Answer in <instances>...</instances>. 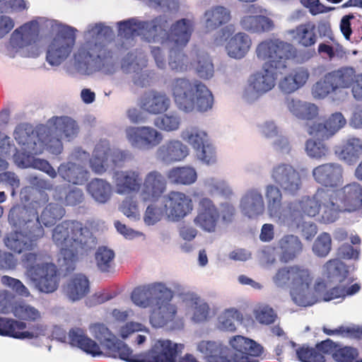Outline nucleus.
<instances>
[{"mask_svg":"<svg viewBox=\"0 0 362 362\" xmlns=\"http://www.w3.org/2000/svg\"><path fill=\"white\" fill-rule=\"evenodd\" d=\"M170 24L165 16H158L150 21L134 18L118 23L119 35L126 39L141 36L148 42H158L163 49L169 51V66L173 70H187V57L182 49L190 40L194 30V22L182 18Z\"/></svg>","mask_w":362,"mask_h":362,"instance_id":"1","label":"nucleus"},{"mask_svg":"<svg viewBox=\"0 0 362 362\" xmlns=\"http://www.w3.org/2000/svg\"><path fill=\"white\" fill-rule=\"evenodd\" d=\"M52 238L59 248L61 266L67 272L74 270L79 255L87 253L95 245L90 230L75 220H66L57 225L52 230Z\"/></svg>","mask_w":362,"mask_h":362,"instance_id":"2","label":"nucleus"},{"mask_svg":"<svg viewBox=\"0 0 362 362\" xmlns=\"http://www.w3.org/2000/svg\"><path fill=\"white\" fill-rule=\"evenodd\" d=\"M90 332L115 358L118 357L127 362H173L175 351L170 341H156L148 350L134 354L132 349L118 339L104 324L93 325Z\"/></svg>","mask_w":362,"mask_h":362,"instance_id":"3","label":"nucleus"},{"mask_svg":"<svg viewBox=\"0 0 362 362\" xmlns=\"http://www.w3.org/2000/svg\"><path fill=\"white\" fill-rule=\"evenodd\" d=\"M13 315L23 321L0 317V335L20 339H32L43 335L45 326L40 322V312L24 303H16L12 308Z\"/></svg>","mask_w":362,"mask_h":362,"instance_id":"4","label":"nucleus"},{"mask_svg":"<svg viewBox=\"0 0 362 362\" xmlns=\"http://www.w3.org/2000/svg\"><path fill=\"white\" fill-rule=\"evenodd\" d=\"M174 101L180 110L191 112L194 110L206 112L214 105V96L206 85L199 81L176 78L172 85Z\"/></svg>","mask_w":362,"mask_h":362,"instance_id":"5","label":"nucleus"},{"mask_svg":"<svg viewBox=\"0 0 362 362\" xmlns=\"http://www.w3.org/2000/svg\"><path fill=\"white\" fill-rule=\"evenodd\" d=\"M313 279L310 270L300 264L281 267L273 277L276 286L290 288L293 301L299 306L309 305L308 293Z\"/></svg>","mask_w":362,"mask_h":362,"instance_id":"6","label":"nucleus"},{"mask_svg":"<svg viewBox=\"0 0 362 362\" xmlns=\"http://www.w3.org/2000/svg\"><path fill=\"white\" fill-rule=\"evenodd\" d=\"M89 33L93 34L95 40L87 41L78 52L87 68L90 66L94 70H101L108 66L112 67V53L100 40L102 37L107 38L111 35L110 28L98 23L93 26Z\"/></svg>","mask_w":362,"mask_h":362,"instance_id":"7","label":"nucleus"},{"mask_svg":"<svg viewBox=\"0 0 362 362\" xmlns=\"http://www.w3.org/2000/svg\"><path fill=\"white\" fill-rule=\"evenodd\" d=\"M296 52L292 44L276 37L261 41L255 49L257 59L264 62L263 66L276 70L286 68L287 61L295 58Z\"/></svg>","mask_w":362,"mask_h":362,"instance_id":"8","label":"nucleus"},{"mask_svg":"<svg viewBox=\"0 0 362 362\" xmlns=\"http://www.w3.org/2000/svg\"><path fill=\"white\" fill-rule=\"evenodd\" d=\"M326 276L330 282H337L338 285L322 294L325 301H330L336 298H345L346 296L357 293L361 285L355 283L351 286L352 281L348 278L349 270L344 263L337 259H330L324 265Z\"/></svg>","mask_w":362,"mask_h":362,"instance_id":"9","label":"nucleus"},{"mask_svg":"<svg viewBox=\"0 0 362 362\" xmlns=\"http://www.w3.org/2000/svg\"><path fill=\"white\" fill-rule=\"evenodd\" d=\"M28 264L27 275L41 292L49 293L59 286V277L56 266L52 263H40L37 254L28 252L24 256Z\"/></svg>","mask_w":362,"mask_h":362,"instance_id":"10","label":"nucleus"},{"mask_svg":"<svg viewBox=\"0 0 362 362\" xmlns=\"http://www.w3.org/2000/svg\"><path fill=\"white\" fill-rule=\"evenodd\" d=\"M14 139L21 151L16 150L13 154L15 163L21 168L31 166L34 156L42 153V143L34 134V127L29 124H20L14 131Z\"/></svg>","mask_w":362,"mask_h":362,"instance_id":"11","label":"nucleus"},{"mask_svg":"<svg viewBox=\"0 0 362 362\" xmlns=\"http://www.w3.org/2000/svg\"><path fill=\"white\" fill-rule=\"evenodd\" d=\"M76 29L70 26L62 28L49 43L46 60L52 66L62 64L70 54L76 41Z\"/></svg>","mask_w":362,"mask_h":362,"instance_id":"12","label":"nucleus"},{"mask_svg":"<svg viewBox=\"0 0 362 362\" xmlns=\"http://www.w3.org/2000/svg\"><path fill=\"white\" fill-rule=\"evenodd\" d=\"M39 33L37 21H29L13 32L10 45L13 49H25L24 55L26 57H37L40 53V47L36 44Z\"/></svg>","mask_w":362,"mask_h":362,"instance_id":"13","label":"nucleus"},{"mask_svg":"<svg viewBox=\"0 0 362 362\" xmlns=\"http://www.w3.org/2000/svg\"><path fill=\"white\" fill-rule=\"evenodd\" d=\"M130 157L131 154L127 151L118 149L112 151L108 141H100L95 145L89 162L91 169L95 173H102L110 165V163L114 166H120Z\"/></svg>","mask_w":362,"mask_h":362,"instance_id":"14","label":"nucleus"},{"mask_svg":"<svg viewBox=\"0 0 362 362\" xmlns=\"http://www.w3.org/2000/svg\"><path fill=\"white\" fill-rule=\"evenodd\" d=\"M229 344L233 354H230L228 348L227 358L232 362H258V358L263 353V347L260 344L242 335L231 337Z\"/></svg>","mask_w":362,"mask_h":362,"instance_id":"15","label":"nucleus"},{"mask_svg":"<svg viewBox=\"0 0 362 362\" xmlns=\"http://www.w3.org/2000/svg\"><path fill=\"white\" fill-rule=\"evenodd\" d=\"M329 199V191L318 189L313 196H303L297 202L288 204V209L293 221L302 218L303 215L314 217L317 215L322 203Z\"/></svg>","mask_w":362,"mask_h":362,"instance_id":"16","label":"nucleus"},{"mask_svg":"<svg viewBox=\"0 0 362 362\" xmlns=\"http://www.w3.org/2000/svg\"><path fill=\"white\" fill-rule=\"evenodd\" d=\"M125 134L132 147L143 150L154 148L163 139L162 133L151 126H129L126 128Z\"/></svg>","mask_w":362,"mask_h":362,"instance_id":"17","label":"nucleus"},{"mask_svg":"<svg viewBox=\"0 0 362 362\" xmlns=\"http://www.w3.org/2000/svg\"><path fill=\"white\" fill-rule=\"evenodd\" d=\"M271 177L286 193L292 195L296 194L302 187L300 173L288 163L274 165L271 172Z\"/></svg>","mask_w":362,"mask_h":362,"instance_id":"18","label":"nucleus"},{"mask_svg":"<svg viewBox=\"0 0 362 362\" xmlns=\"http://www.w3.org/2000/svg\"><path fill=\"white\" fill-rule=\"evenodd\" d=\"M44 235L43 227L37 226L32 230L11 232L5 238L4 243L8 249L20 254L23 251L33 250Z\"/></svg>","mask_w":362,"mask_h":362,"instance_id":"19","label":"nucleus"},{"mask_svg":"<svg viewBox=\"0 0 362 362\" xmlns=\"http://www.w3.org/2000/svg\"><path fill=\"white\" fill-rule=\"evenodd\" d=\"M164 211L167 217L178 221L191 213L193 203L191 197L184 192L170 191L164 197Z\"/></svg>","mask_w":362,"mask_h":362,"instance_id":"20","label":"nucleus"},{"mask_svg":"<svg viewBox=\"0 0 362 362\" xmlns=\"http://www.w3.org/2000/svg\"><path fill=\"white\" fill-rule=\"evenodd\" d=\"M173 297L170 289L162 283H154L134 288L132 293V301L137 305L146 308L153 300H170Z\"/></svg>","mask_w":362,"mask_h":362,"instance_id":"21","label":"nucleus"},{"mask_svg":"<svg viewBox=\"0 0 362 362\" xmlns=\"http://www.w3.org/2000/svg\"><path fill=\"white\" fill-rule=\"evenodd\" d=\"M220 218V213L214 202L207 197L199 200L197 214L194 218V224L202 230L213 233L216 230Z\"/></svg>","mask_w":362,"mask_h":362,"instance_id":"22","label":"nucleus"},{"mask_svg":"<svg viewBox=\"0 0 362 362\" xmlns=\"http://www.w3.org/2000/svg\"><path fill=\"white\" fill-rule=\"evenodd\" d=\"M332 194L344 211L352 212L362 209V187L358 183L346 185Z\"/></svg>","mask_w":362,"mask_h":362,"instance_id":"23","label":"nucleus"},{"mask_svg":"<svg viewBox=\"0 0 362 362\" xmlns=\"http://www.w3.org/2000/svg\"><path fill=\"white\" fill-rule=\"evenodd\" d=\"M8 222L13 227L24 231L42 226L38 222L37 212L23 205H16L10 209Z\"/></svg>","mask_w":362,"mask_h":362,"instance_id":"24","label":"nucleus"},{"mask_svg":"<svg viewBox=\"0 0 362 362\" xmlns=\"http://www.w3.org/2000/svg\"><path fill=\"white\" fill-rule=\"evenodd\" d=\"M346 123V119L341 112H335L324 122L313 123L307 125L309 135L319 140L328 139L342 128Z\"/></svg>","mask_w":362,"mask_h":362,"instance_id":"25","label":"nucleus"},{"mask_svg":"<svg viewBox=\"0 0 362 362\" xmlns=\"http://www.w3.org/2000/svg\"><path fill=\"white\" fill-rule=\"evenodd\" d=\"M276 248L279 251L280 262L288 263L294 261L301 255L304 245L298 235L286 234L277 241Z\"/></svg>","mask_w":362,"mask_h":362,"instance_id":"26","label":"nucleus"},{"mask_svg":"<svg viewBox=\"0 0 362 362\" xmlns=\"http://www.w3.org/2000/svg\"><path fill=\"white\" fill-rule=\"evenodd\" d=\"M166 180L158 171L149 172L145 177L143 187L140 194L144 202L157 200L165 191Z\"/></svg>","mask_w":362,"mask_h":362,"instance_id":"27","label":"nucleus"},{"mask_svg":"<svg viewBox=\"0 0 362 362\" xmlns=\"http://www.w3.org/2000/svg\"><path fill=\"white\" fill-rule=\"evenodd\" d=\"M139 106L141 110L151 115H160L170 108V99L164 93L151 90L141 96Z\"/></svg>","mask_w":362,"mask_h":362,"instance_id":"28","label":"nucleus"},{"mask_svg":"<svg viewBox=\"0 0 362 362\" xmlns=\"http://www.w3.org/2000/svg\"><path fill=\"white\" fill-rule=\"evenodd\" d=\"M276 71V69L263 66L262 71L250 76L249 86L257 96L266 93L275 86L277 75Z\"/></svg>","mask_w":362,"mask_h":362,"instance_id":"29","label":"nucleus"},{"mask_svg":"<svg viewBox=\"0 0 362 362\" xmlns=\"http://www.w3.org/2000/svg\"><path fill=\"white\" fill-rule=\"evenodd\" d=\"M158 160L170 164L181 161L188 155V148L180 141L171 139L160 146L156 153Z\"/></svg>","mask_w":362,"mask_h":362,"instance_id":"30","label":"nucleus"},{"mask_svg":"<svg viewBox=\"0 0 362 362\" xmlns=\"http://www.w3.org/2000/svg\"><path fill=\"white\" fill-rule=\"evenodd\" d=\"M114 182L118 194L137 192L141 185L142 178L136 170L117 171L114 174Z\"/></svg>","mask_w":362,"mask_h":362,"instance_id":"31","label":"nucleus"},{"mask_svg":"<svg viewBox=\"0 0 362 362\" xmlns=\"http://www.w3.org/2000/svg\"><path fill=\"white\" fill-rule=\"evenodd\" d=\"M341 165L334 163H326L316 167L313 175L315 180L325 187H336L342 177Z\"/></svg>","mask_w":362,"mask_h":362,"instance_id":"32","label":"nucleus"},{"mask_svg":"<svg viewBox=\"0 0 362 362\" xmlns=\"http://www.w3.org/2000/svg\"><path fill=\"white\" fill-rule=\"evenodd\" d=\"M293 40L305 48L314 47L317 42L316 25L312 21H308L297 25L295 28L288 30Z\"/></svg>","mask_w":362,"mask_h":362,"instance_id":"33","label":"nucleus"},{"mask_svg":"<svg viewBox=\"0 0 362 362\" xmlns=\"http://www.w3.org/2000/svg\"><path fill=\"white\" fill-rule=\"evenodd\" d=\"M69 340L71 346L78 347L93 356L103 354L100 346L94 340L89 338L83 329L71 328L69 332Z\"/></svg>","mask_w":362,"mask_h":362,"instance_id":"34","label":"nucleus"},{"mask_svg":"<svg viewBox=\"0 0 362 362\" xmlns=\"http://www.w3.org/2000/svg\"><path fill=\"white\" fill-rule=\"evenodd\" d=\"M197 350L204 356L206 362H232L227 358L228 347L220 342L201 341Z\"/></svg>","mask_w":362,"mask_h":362,"instance_id":"35","label":"nucleus"},{"mask_svg":"<svg viewBox=\"0 0 362 362\" xmlns=\"http://www.w3.org/2000/svg\"><path fill=\"white\" fill-rule=\"evenodd\" d=\"M310 73L305 67H298L285 76L279 82V88L286 93H291L303 87L308 81Z\"/></svg>","mask_w":362,"mask_h":362,"instance_id":"36","label":"nucleus"},{"mask_svg":"<svg viewBox=\"0 0 362 362\" xmlns=\"http://www.w3.org/2000/svg\"><path fill=\"white\" fill-rule=\"evenodd\" d=\"M242 212L249 218H254L262 214L264 210L262 195L257 189L247 191L240 202Z\"/></svg>","mask_w":362,"mask_h":362,"instance_id":"37","label":"nucleus"},{"mask_svg":"<svg viewBox=\"0 0 362 362\" xmlns=\"http://www.w3.org/2000/svg\"><path fill=\"white\" fill-rule=\"evenodd\" d=\"M57 173L64 180L74 185H83L88 180V172L85 168L72 162L62 163Z\"/></svg>","mask_w":362,"mask_h":362,"instance_id":"38","label":"nucleus"},{"mask_svg":"<svg viewBox=\"0 0 362 362\" xmlns=\"http://www.w3.org/2000/svg\"><path fill=\"white\" fill-rule=\"evenodd\" d=\"M204 25L207 32L214 30L228 23L230 20V12L224 6H216L205 11Z\"/></svg>","mask_w":362,"mask_h":362,"instance_id":"39","label":"nucleus"},{"mask_svg":"<svg viewBox=\"0 0 362 362\" xmlns=\"http://www.w3.org/2000/svg\"><path fill=\"white\" fill-rule=\"evenodd\" d=\"M48 124L56 136H64L68 140L75 137L78 132L76 121L68 117H53L48 121Z\"/></svg>","mask_w":362,"mask_h":362,"instance_id":"40","label":"nucleus"},{"mask_svg":"<svg viewBox=\"0 0 362 362\" xmlns=\"http://www.w3.org/2000/svg\"><path fill=\"white\" fill-rule=\"evenodd\" d=\"M34 134L37 138L42 143V151L45 148L54 155H59L63 150L62 142L60 139L54 136V131L49 127L42 125L34 129Z\"/></svg>","mask_w":362,"mask_h":362,"instance_id":"41","label":"nucleus"},{"mask_svg":"<svg viewBox=\"0 0 362 362\" xmlns=\"http://www.w3.org/2000/svg\"><path fill=\"white\" fill-rule=\"evenodd\" d=\"M355 71L352 67L343 66L327 73V80L332 83L335 91L349 88L354 80Z\"/></svg>","mask_w":362,"mask_h":362,"instance_id":"42","label":"nucleus"},{"mask_svg":"<svg viewBox=\"0 0 362 362\" xmlns=\"http://www.w3.org/2000/svg\"><path fill=\"white\" fill-rule=\"evenodd\" d=\"M90 291L88 278L81 274L74 275L67 284L66 293L72 301L78 300L85 297Z\"/></svg>","mask_w":362,"mask_h":362,"instance_id":"43","label":"nucleus"},{"mask_svg":"<svg viewBox=\"0 0 362 362\" xmlns=\"http://www.w3.org/2000/svg\"><path fill=\"white\" fill-rule=\"evenodd\" d=\"M252 41L248 35L238 33L227 43L226 49L230 57L241 59L245 56L250 49Z\"/></svg>","mask_w":362,"mask_h":362,"instance_id":"44","label":"nucleus"},{"mask_svg":"<svg viewBox=\"0 0 362 362\" xmlns=\"http://www.w3.org/2000/svg\"><path fill=\"white\" fill-rule=\"evenodd\" d=\"M286 103L289 111L300 119L312 120L318 115V107L313 103L293 98H287Z\"/></svg>","mask_w":362,"mask_h":362,"instance_id":"45","label":"nucleus"},{"mask_svg":"<svg viewBox=\"0 0 362 362\" xmlns=\"http://www.w3.org/2000/svg\"><path fill=\"white\" fill-rule=\"evenodd\" d=\"M66 211L62 205L51 202L47 204L38 215V222L45 227H52L65 215Z\"/></svg>","mask_w":362,"mask_h":362,"instance_id":"46","label":"nucleus"},{"mask_svg":"<svg viewBox=\"0 0 362 362\" xmlns=\"http://www.w3.org/2000/svg\"><path fill=\"white\" fill-rule=\"evenodd\" d=\"M170 182L175 185H189L194 183L197 178L196 170L191 167H174L166 174Z\"/></svg>","mask_w":362,"mask_h":362,"instance_id":"47","label":"nucleus"},{"mask_svg":"<svg viewBox=\"0 0 362 362\" xmlns=\"http://www.w3.org/2000/svg\"><path fill=\"white\" fill-rule=\"evenodd\" d=\"M240 24L242 28L251 33H262L272 29L274 24L271 19L262 15L244 16Z\"/></svg>","mask_w":362,"mask_h":362,"instance_id":"48","label":"nucleus"},{"mask_svg":"<svg viewBox=\"0 0 362 362\" xmlns=\"http://www.w3.org/2000/svg\"><path fill=\"white\" fill-rule=\"evenodd\" d=\"M87 191L96 202L104 204L111 197L112 187L105 180L95 178L88 184Z\"/></svg>","mask_w":362,"mask_h":362,"instance_id":"49","label":"nucleus"},{"mask_svg":"<svg viewBox=\"0 0 362 362\" xmlns=\"http://www.w3.org/2000/svg\"><path fill=\"white\" fill-rule=\"evenodd\" d=\"M324 36H327L333 43L321 42L318 45L317 52L323 58L333 59L339 52L342 51V46L336 40L329 26L325 25Z\"/></svg>","mask_w":362,"mask_h":362,"instance_id":"50","label":"nucleus"},{"mask_svg":"<svg viewBox=\"0 0 362 362\" xmlns=\"http://www.w3.org/2000/svg\"><path fill=\"white\" fill-rule=\"evenodd\" d=\"M322 211L321 214L322 221L325 223L334 222L338 218L339 213L344 211L340 206L338 201L335 200L334 196L329 192L327 201L322 203Z\"/></svg>","mask_w":362,"mask_h":362,"instance_id":"51","label":"nucleus"},{"mask_svg":"<svg viewBox=\"0 0 362 362\" xmlns=\"http://www.w3.org/2000/svg\"><path fill=\"white\" fill-rule=\"evenodd\" d=\"M115 252L105 246L98 248L95 253V260L98 269L102 272H110L114 267Z\"/></svg>","mask_w":362,"mask_h":362,"instance_id":"52","label":"nucleus"},{"mask_svg":"<svg viewBox=\"0 0 362 362\" xmlns=\"http://www.w3.org/2000/svg\"><path fill=\"white\" fill-rule=\"evenodd\" d=\"M265 198L269 214L272 216H276L282 202V193L280 189L274 185H268L265 189Z\"/></svg>","mask_w":362,"mask_h":362,"instance_id":"53","label":"nucleus"},{"mask_svg":"<svg viewBox=\"0 0 362 362\" xmlns=\"http://www.w3.org/2000/svg\"><path fill=\"white\" fill-rule=\"evenodd\" d=\"M158 313H153L151 316L150 320L153 326L160 327L175 319L177 313L175 305L168 303L163 307H160Z\"/></svg>","mask_w":362,"mask_h":362,"instance_id":"54","label":"nucleus"},{"mask_svg":"<svg viewBox=\"0 0 362 362\" xmlns=\"http://www.w3.org/2000/svg\"><path fill=\"white\" fill-rule=\"evenodd\" d=\"M243 315L237 309L229 308L223 312L218 317V327L228 332H235V321H242Z\"/></svg>","mask_w":362,"mask_h":362,"instance_id":"55","label":"nucleus"},{"mask_svg":"<svg viewBox=\"0 0 362 362\" xmlns=\"http://www.w3.org/2000/svg\"><path fill=\"white\" fill-rule=\"evenodd\" d=\"M182 138L192 145L197 152L209 142L206 133L197 127L183 131Z\"/></svg>","mask_w":362,"mask_h":362,"instance_id":"56","label":"nucleus"},{"mask_svg":"<svg viewBox=\"0 0 362 362\" xmlns=\"http://www.w3.org/2000/svg\"><path fill=\"white\" fill-rule=\"evenodd\" d=\"M180 124L181 118L175 112L164 114L154 120L155 126L165 132L176 131L179 129Z\"/></svg>","mask_w":362,"mask_h":362,"instance_id":"57","label":"nucleus"},{"mask_svg":"<svg viewBox=\"0 0 362 362\" xmlns=\"http://www.w3.org/2000/svg\"><path fill=\"white\" fill-rule=\"evenodd\" d=\"M195 69L198 76L204 79H209L214 75V64L206 53L197 54Z\"/></svg>","mask_w":362,"mask_h":362,"instance_id":"58","label":"nucleus"},{"mask_svg":"<svg viewBox=\"0 0 362 362\" xmlns=\"http://www.w3.org/2000/svg\"><path fill=\"white\" fill-rule=\"evenodd\" d=\"M332 249V238L328 233H320L315 239L313 251L315 255L320 257H326Z\"/></svg>","mask_w":362,"mask_h":362,"instance_id":"59","label":"nucleus"},{"mask_svg":"<svg viewBox=\"0 0 362 362\" xmlns=\"http://www.w3.org/2000/svg\"><path fill=\"white\" fill-rule=\"evenodd\" d=\"M359 140L349 141L341 151V156L349 163L356 162L362 153V144Z\"/></svg>","mask_w":362,"mask_h":362,"instance_id":"60","label":"nucleus"},{"mask_svg":"<svg viewBox=\"0 0 362 362\" xmlns=\"http://www.w3.org/2000/svg\"><path fill=\"white\" fill-rule=\"evenodd\" d=\"M332 87V83L327 80V74H325L322 78L313 85L311 93L315 98L322 99L329 93L336 92Z\"/></svg>","mask_w":362,"mask_h":362,"instance_id":"61","label":"nucleus"},{"mask_svg":"<svg viewBox=\"0 0 362 362\" xmlns=\"http://www.w3.org/2000/svg\"><path fill=\"white\" fill-rule=\"evenodd\" d=\"M323 332L327 335L341 334L353 339H362V327L358 326H340L334 329L324 327Z\"/></svg>","mask_w":362,"mask_h":362,"instance_id":"62","label":"nucleus"},{"mask_svg":"<svg viewBox=\"0 0 362 362\" xmlns=\"http://www.w3.org/2000/svg\"><path fill=\"white\" fill-rule=\"evenodd\" d=\"M1 282L4 286L8 287L19 296L28 297L30 294L24 284L17 279L4 275L1 276Z\"/></svg>","mask_w":362,"mask_h":362,"instance_id":"63","label":"nucleus"},{"mask_svg":"<svg viewBox=\"0 0 362 362\" xmlns=\"http://www.w3.org/2000/svg\"><path fill=\"white\" fill-rule=\"evenodd\" d=\"M305 151L310 157L318 159L327 154L328 148L320 141L309 139L305 144Z\"/></svg>","mask_w":362,"mask_h":362,"instance_id":"64","label":"nucleus"}]
</instances>
